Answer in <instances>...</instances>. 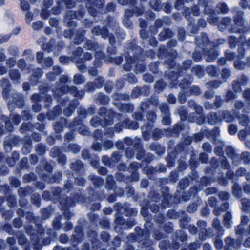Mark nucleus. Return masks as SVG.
<instances>
[{"label":"nucleus","instance_id":"f257e3e1","mask_svg":"<svg viewBox=\"0 0 250 250\" xmlns=\"http://www.w3.org/2000/svg\"><path fill=\"white\" fill-rule=\"evenodd\" d=\"M160 108L162 112H164L166 114V116L163 117L162 120V123L166 125H169L170 124V119L167 116L168 114V109L167 107V105L166 104H164L160 107Z\"/></svg>","mask_w":250,"mask_h":250},{"label":"nucleus","instance_id":"f03ea898","mask_svg":"<svg viewBox=\"0 0 250 250\" xmlns=\"http://www.w3.org/2000/svg\"><path fill=\"white\" fill-rule=\"evenodd\" d=\"M224 224L227 228H230L231 225V214L227 212L224 217Z\"/></svg>","mask_w":250,"mask_h":250},{"label":"nucleus","instance_id":"7ed1b4c3","mask_svg":"<svg viewBox=\"0 0 250 250\" xmlns=\"http://www.w3.org/2000/svg\"><path fill=\"white\" fill-rule=\"evenodd\" d=\"M218 56V53L216 52L214 50H211L210 54V53L207 54V60L208 62H212L215 60L216 57Z\"/></svg>","mask_w":250,"mask_h":250},{"label":"nucleus","instance_id":"20e7f679","mask_svg":"<svg viewBox=\"0 0 250 250\" xmlns=\"http://www.w3.org/2000/svg\"><path fill=\"white\" fill-rule=\"evenodd\" d=\"M84 82V79L81 75H76L74 77V82L77 84H82Z\"/></svg>","mask_w":250,"mask_h":250},{"label":"nucleus","instance_id":"39448f33","mask_svg":"<svg viewBox=\"0 0 250 250\" xmlns=\"http://www.w3.org/2000/svg\"><path fill=\"white\" fill-rule=\"evenodd\" d=\"M206 71L208 74L211 76H215L216 73V68L212 66H208L206 68Z\"/></svg>","mask_w":250,"mask_h":250},{"label":"nucleus","instance_id":"423d86ee","mask_svg":"<svg viewBox=\"0 0 250 250\" xmlns=\"http://www.w3.org/2000/svg\"><path fill=\"white\" fill-rule=\"evenodd\" d=\"M10 77L14 80H18L19 78V74L18 71L17 70L12 71L10 73Z\"/></svg>","mask_w":250,"mask_h":250},{"label":"nucleus","instance_id":"0eeeda50","mask_svg":"<svg viewBox=\"0 0 250 250\" xmlns=\"http://www.w3.org/2000/svg\"><path fill=\"white\" fill-rule=\"evenodd\" d=\"M237 131L236 127L235 125H231L229 126L228 131L231 135H234L235 134Z\"/></svg>","mask_w":250,"mask_h":250},{"label":"nucleus","instance_id":"6e6552de","mask_svg":"<svg viewBox=\"0 0 250 250\" xmlns=\"http://www.w3.org/2000/svg\"><path fill=\"white\" fill-rule=\"evenodd\" d=\"M218 7L220 9V11L222 13H227L228 11V8L227 6L224 3L220 4L219 5Z\"/></svg>","mask_w":250,"mask_h":250},{"label":"nucleus","instance_id":"1a4fd4ad","mask_svg":"<svg viewBox=\"0 0 250 250\" xmlns=\"http://www.w3.org/2000/svg\"><path fill=\"white\" fill-rule=\"evenodd\" d=\"M43 26V24L41 21H38L33 24L32 27L34 30H38L41 28Z\"/></svg>","mask_w":250,"mask_h":250},{"label":"nucleus","instance_id":"9d476101","mask_svg":"<svg viewBox=\"0 0 250 250\" xmlns=\"http://www.w3.org/2000/svg\"><path fill=\"white\" fill-rule=\"evenodd\" d=\"M234 65L238 69H242L244 67V64L240 61H235Z\"/></svg>","mask_w":250,"mask_h":250},{"label":"nucleus","instance_id":"9b49d317","mask_svg":"<svg viewBox=\"0 0 250 250\" xmlns=\"http://www.w3.org/2000/svg\"><path fill=\"white\" fill-rule=\"evenodd\" d=\"M10 37V35H0V43H2L8 41Z\"/></svg>","mask_w":250,"mask_h":250},{"label":"nucleus","instance_id":"f8f14e48","mask_svg":"<svg viewBox=\"0 0 250 250\" xmlns=\"http://www.w3.org/2000/svg\"><path fill=\"white\" fill-rule=\"evenodd\" d=\"M191 91L193 94L198 95L200 93V89L198 87L192 86L191 87Z\"/></svg>","mask_w":250,"mask_h":250},{"label":"nucleus","instance_id":"ddd939ff","mask_svg":"<svg viewBox=\"0 0 250 250\" xmlns=\"http://www.w3.org/2000/svg\"><path fill=\"white\" fill-rule=\"evenodd\" d=\"M6 63L10 67H13L15 64L16 61L14 58H11L6 61Z\"/></svg>","mask_w":250,"mask_h":250},{"label":"nucleus","instance_id":"4468645a","mask_svg":"<svg viewBox=\"0 0 250 250\" xmlns=\"http://www.w3.org/2000/svg\"><path fill=\"white\" fill-rule=\"evenodd\" d=\"M42 71L39 68L36 69L34 70L33 75L35 77H37V78L40 77L42 75Z\"/></svg>","mask_w":250,"mask_h":250},{"label":"nucleus","instance_id":"2eb2a0df","mask_svg":"<svg viewBox=\"0 0 250 250\" xmlns=\"http://www.w3.org/2000/svg\"><path fill=\"white\" fill-rule=\"evenodd\" d=\"M21 7L23 10L26 11L28 10L29 8V4L25 1L21 2Z\"/></svg>","mask_w":250,"mask_h":250},{"label":"nucleus","instance_id":"dca6fc26","mask_svg":"<svg viewBox=\"0 0 250 250\" xmlns=\"http://www.w3.org/2000/svg\"><path fill=\"white\" fill-rule=\"evenodd\" d=\"M45 64L46 66L47 67H50L53 64V61L51 58H47L45 60Z\"/></svg>","mask_w":250,"mask_h":250},{"label":"nucleus","instance_id":"f3484780","mask_svg":"<svg viewBox=\"0 0 250 250\" xmlns=\"http://www.w3.org/2000/svg\"><path fill=\"white\" fill-rule=\"evenodd\" d=\"M143 79L145 81L148 82L149 83H151L153 81L152 77L150 75H145L143 76Z\"/></svg>","mask_w":250,"mask_h":250},{"label":"nucleus","instance_id":"a211bd4d","mask_svg":"<svg viewBox=\"0 0 250 250\" xmlns=\"http://www.w3.org/2000/svg\"><path fill=\"white\" fill-rule=\"evenodd\" d=\"M79 131L81 134L84 135H86L89 134V131L85 127H83L80 128Z\"/></svg>","mask_w":250,"mask_h":250},{"label":"nucleus","instance_id":"6ab92c4d","mask_svg":"<svg viewBox=\"0 0 250 250\" xmlns=\"http://www.w3.org/2000/svg\"><path fill=\"white\" fill-rule=\"evenodd\" d=\"M18 65L21 69H24L25 66L24 61L22 59H20L18 62Z\"/></svg>","mask_w":250,"mask_h":250},{"label":"nucleus","instance_id":"aec40b11","mask_svg":"<svg viewBox=\"0 0 250 250\" xmlns=\"http://www.w3.org/2000/svg\"><path fill=\"white\" fill-rule=\"evenodd\" d=\"M59 60L62 64H66L68 62V58L66 57L61 56L59 58Z\"/></svg>","mask_w":250,"mask_h":250},{"label":"nucleus","instance_id":"412c9836","mask_svg":"<svg viewBox=\"0 0 250 250\" xmlns=\"http://www.w3.org/2000/svg\"><path fill=\"white\" fill-rule=\"evenodd\" d=\"M189 103L192 105V106L194 107L195 108H196L197 112H198L199 113H200L202 109L200 107L197 106L193 101H190Z\"/></svg>","mask_w":250,"mask_h":250},{"label":"nucleus","instance_id":"4be33fe9","mask_svg":"<svg viewBox=\"0 0 250 250\" xmlns=\"http://www.w3.org/2000/svg\"><path fill=\"white\" fill-rule=\"evenodd\" d=\"M167 100L169 103L173 104L175 102V98L173 95L170 94L167 97Z\"/></svg>","mask_w":250,"mask_h":250},{"label":"nucleus","instance_id":"5701e85b","mask_svg":"<svg viewBox=\"0 0 250 250\" xmlns=\"http://www.w3.org/2000/svg\"><path fill=\"white\" fill-rule=\"evenodd\" d=\"M147 118L148 120H150L152 122H153L156 119V116L153 113H149L147 115Z\"/></svg>","mask_w":250,"mask_h":250},{"label":"nucleus","instance_id":"b1692460","mask_svg":"<svg viewBox=\"0 0 250 250\" xmlns=\"http://www.w3.org/2000/svg\"><path fill=\"white\" fill-rule=\"evenodd\" d=\"M203 148L206 151H209L211 150L210 146L208 143L204 144L203 145Z\"/></svg>","mask_w":250,"mask_h":250},{"label":"nucleus","instance_id":"393cba45","mask_svg":"<svg viewBox=\"0 0 250 250\" xmlns=\"http://www.w3.org/2000/svg\"><path fill=\"white\" fill-rule=\"evenodd\" d=\"M33 110L35 112H38L40 110L41 107L38 104L35 103L32 106Z\"/></svg>","mask_w":250,"mask_h":250},{"label":"nucleus","instance_id":"a878e982","mask_svg":"<svg viewBox=\"0 0 250 250\" xmlns=\"http://www.w3.org/2000/svg\"><path fill=\"white\" fill-rule=\"evenodd\" d=\"M11 183L15 187H17L20 185L19 181L18 180H17L16 179H12L11 180Z\"/></svg>","mask_w":250,"mask_h":250},{"label":"nucleus","instance_id":"bb28decb","mask_svg":"<svg viewBox=\"0 0 250 250\" xmlns=\"http://www.w3.org/2000/svg\"><path fill=\"white\" fill-rule=\"evenodd\" d=\"M222 76L223 77H226V78L229 77L230 76L229 71L227 69L223 70Z\"/></svg>","mask_w":250,"mask_h":250},{"label":"nucleus","instance_id":"cd10ccee","mask_svg":"<svg viewBox=\"0 0 250 250\" xmlns=\"http://www.w3.org/2000/svg\"><path fill=\"white\" fill-rule=\"evenodd\" d=\"M179 100L181 104L185 103L186 101L185 95L183 94H180L179 97Z\"/></svg>","mask_w":250,"mask_h":250},{"label":"nucleus","instance_id":"c85d7f7f","mask_svg":"<svg viewBox=\"0 0 250 250\" xmlns=\"http://www.w3.org/2000/svg\"><path fill=\"white\" fill-rule=\"evenodd\" d=\"M37 59L39 63L41 62V60L43 57V54L42 52H38L37 53Z\"/></svg>","mask_w":250,"mask_h":250},{"label":"nucleus","instance_id":"c756f323","mask_svg":"<svg viewBox=\"0 0 250 250\" xmlns=\"http://www.w3.org/2000/svg\"><path fill=\"white\" fill-rule=\"evenodd\" d=\"M25 16H26V20L27 22H30L32 20L31 14L29 12H27Z\"/></svg>","mask_w":250,"mask_h":250},{"label":"nucleus","instance_id":"7c9ffc66","mask_svg":"<svg viewBox=\"0 0 250 250\" xmlns=\"http://www.w3.org/2000/svg\"><path fill=\"white\" fill-rule=\"evenodd\" d=\"M193 15L194 16H197L199 14V9L197 6L193 7L192 10Z\"/></svg>","mask_w":250,"mask_h":250},{"label":"nucleus","instance_id":"2f4dec72","mask_svg":"<svg viewBox=\"0 0 250 250\" xmlns=\"http://www.w3.org/2000/svg\"><path fill=\"white\" fill-rule=\"evenodd\" d=\"M212 225L214 228H217L219 226V220L217 219H214L213 221Z\"/></svg>","mask_w":250,"mask_h":250},{"label":"nucleus","instance_id":"473e14b6","mask_svg":"<svg viewBox=\"0 0 250 250\" xmlns=\"http://www.w3.org/2000/svg\"><path fill=\"white\" fill-rule=\"evenodd\" d=\"M243 106V104L241 102L237 101L235 103V107L238 109H241Z\"/></svg>","mask_w":250,"mask_h":250},{"label":"nucleus","instance_id":"72a5a7b5","mask_svg":"<svg viewBox=\"0 0 250 250\" xmlns=\"http://www.w3.org/2000/svg\"><path fill=\"white\" fill-rule=\"evenodd\" d=\"M235 55L233 53H226V57L227 58L228 60H231L233 59Z\"/></svg>","mask_w":250,"mask_h":250},{"label":"nucleus","instance_id":"f704fd0d","mask_svg":"<svg viewBox=\"0 0 250 250\" xmlns=\"http://www.w3.org/2000/svg\"><path fill=\"white\" fill-rule=\"evenodd\" d=\"M208 84L212 85L214 88H217L219 85L218 82H210Z\"/></svg>","mask_w":250,"mask_h":250},{"label":"nucleus","instance_id":"c9c22d12","mask_svg":"<svg viewBox=\"0 0 250 250\" xmlns=\"http://www.w3.org/2000/svg\"><path fill=\"white\" fill-rule=\"evenodd\" d=\"M148 185V182H147V180H143L141 182V186L144 188H145L147 187Z\"/></svg>","mask_w":250,"mask_h":250},{"label":"nucleus","instance_id":"e433bc0d","mask_svg":"<svg viewBox=\"0 0 250 250\" xmlns=\"http://www.w3.org/2000/svg\"><path fill=\"white\" fill-rule=\"evenodd\" d=\"M191 61L190 60H187L186 62H184V64L186 68H188L191 65Z\"/></svg>","mask_w":250,"mask_h":250},{"label":"nucleus","instance_id":"4c0bfd02","mask_svg":"<svg viewBox=\"0 0 250 250\" xmlns=\"http://www.w3.org/2000/svg\"><path fill=\"white\" fill-rule=\"evenodd\" d=\"M195 69H199V72L196 73V75L197 76H198L199 77H201L203 75V72L200 68H199L198 67H197L196 68H194V70Z\"/></svg>","mask_w":250,"mask_h":250},{"label":"nucleus","instance_id":"58836bf2","mask_svg":"<svg viewBox=\"0 0 250 250\" xmlns=\"http://www.w3.org/2000/svg\"><path fill=\"white\" fill-rule=\"evenodd\" d=\"M7 72L6 69L4 67H0V75H3Z\"/></svg>","mask_w":250,"mask_h":250},{"label":"nucleus","instance_id":"ea45409f","mask_svg":"<svg viewBox=\"0 0 250 250\" xmlns=\"http://www.w3.org/2000/svg\"><path fill=\"white\" fill-rule=\"evenodd\" d=\"M224 119L225 121L227 122H230L233 120V117L231 116H229V118L226 116H224Z\"/></svg>","mask_w":250,"mask_h":250},{"label":"nucleus","instance_id":"a19ab883","mask_svg":"<svg viewBox=\"0 0 250 250\" xmlns=\"http://www.w3.org/2000/svg\"><path fill=\"white\" fill-rule=\"evenodd\" d=\"M60 240L62 243H65L67 241V238L65 235H61Z\"/></svg>","mask_w":250,"mask_h":250},{"label":"nucleus","instance_id":"79ce46f5","mask_svg":"<svg viewBox=\"0 0 250 250\" xmlns=\"http://www.w3.org/2000/svg\"><path fill=\"white\" fill-rule=\"evenodd\" d=\"M221 102V100L219 98H216V100L215 101V104L216 107H218L220 106V103Z\"/></svg>","mask_w":250,"mask_h":250},{"label":"nucleus","instance_id":"37998d69","mask_svg":"<svg viewBox=\"0 0 250 250\" xmlns=\"http://www.w3.org/2000/svg\"><path fill=\"white\" fill-rule=\"evenodd\" d=\"M54 71L56 75H58L60 74L61 71L60 70V68L58 67H54L53 68Z\"/></svg>","mask_w":250,"mask_h":250},{"label":"nucleus","instance_id":"c03bdc74","mask_svg":"<svg viewBox=\"0 0 250 250\" xmlns=\"http://www.w3.org/2000/svg\"><path fill=\"white\" fill-rule=\"evenodd\" d=\"M22 87L24 90H27L29 88V85L27 83H24L23 84Z\"/></svg>","mask_w":250,"mask_h":250},{"label":"nucleus","instance_id":"a18cd8bd","mask_svg":"<svg viewBox=\"0 0 250 250\" xmlns=\"http://www.w3.org/2000/svg\"><path fill=\"white\" fill-rule=\"evenodd\" d=\"M227 97L228 98L232 99L234 98V96L233 94L231 92H228L227 94Z\"/></svg>","mask_w":250,"mask_h":250},{"label":"nucleus","instance_id":"49530a36","mask_svg":"<svg viewBox=\"0 0 250 250\" xmlns=\"http://www.w3.org/2000/svg\"><path fill=\"white\" fill-rule=\"evenodd\" d=\"M14 225L16 227H17V228H20L21 226V222L19 220H15V223H14Z\"/></svg>","mask_w":250,"mask_h":250},{"label":"nucleus","instance_id":"de8ad7c7","mask_svg":"<svg viewBox=\"0 0 250 250\" xmlns=\"http://www.w3.org/2000/svg\"><path fill=\"white\" fill-rule=\"evenodd\" d=\"M5 56L3 52H0V62L5 60Z\"/></svg>","mask_w":250,"mask_h":250},{"label":"nucleus","instance_id":"09e8293b","mask_svg":"<svg viewBox=\"0 0 250 250\" xmlns=\"http://www.w3.org/2000/svg\"><path fill=\"white\" fill-rule=\"evenodd\" d=\"M84 57H85V59L89 60V59H91L92 55L89 53H86L84 54Z\"/></svg>","mask_w":250,"mask_h":250},{"label":"nucleus","instance_id":"8fccbe9b","mask_svg":"<svg viewBox=\"0 0 250 250\" xmlns=\"http://www.w3.org/2000/svg\"><path fill=\"white\" fill-rule=\"evenodd\" d=\"M196 52L194 53L193 54V57L194 58V59H195V60L196 61H198L200 59V58H201L200 55H198L197 57H196Z\"/></svg>","mask_w":250,"mask_h":250},{"label":"nucleus","instance_id":"3c124183","mask_svg":"<svg viewBox=\"0 0 250 250\" xmlns=\"http://www.w3.org/2000/svg\"><path fill=\"white\" fill-rule=\"evenodd\" d=\"M119 3L122 5H125L127 3V0H118Z\"/></svg>","mask_w":250,"mask_h":250},{"label":"nucleus","instance_id":"603ef678","mask_svg":"<svg viewBox=\"0 0 250 250\" xmlns=\"http://www.w3.org/2000/svg\"><path fill=\"white\" fill-rule=\"evenodd\" d=\"M89 73L90 75L95 76V75H96V74L97 73V71L95 69H93V70L91 69L89 71Z\"/></svg>","mask_w":250,"mask_h":250},{"label":"nucleus","instance_id":"864d4df0","mask_svg":"<svg viewBox=\"0 0 250 250\" xmlns=\"http://www.w3.org/2000/svg\"><path fill=\"white\" fill-rule=\"evenodd\" d=\"M49 23L52 26H55L56 24V21L54 19H50Z\"/></svg>","mask_w":250,"mask_h":250},{"label":"nucleus","instance_id":"5fc2aeb1","mask_svg":"<svg viewBox=\"0 0 250 250\" xmlns=\"http://www.w3.org/2000/svg\"><path fill=\"white\" fill-rule=\"evenodd\" d=\"M71 147H74L75 148H76V150L74 151V152H76L77 151H79L80 150V147L76 146V145H72L70 146Z\"/></svg>","mask_w":250,"mask_h":250},{"label":"nucleus","instance_id":"6e6d98bb","mask_svg":"<svg viewBox=\"0 0 250 250\" xmlns=\"http://www.w3.org/2000/svg\"><path fill=\"white\" fill-rule=\"evenodd\" d=\"M219 121V119H215L214 120H209L208 122H209V123L210 124H215L216 122L218 121Z\"/></svg>","mask_w":250,"mask_h":250},{"label":"nucleus","instance_id":"4d7b16f0","mask_svg":"<svg viewBox=\"0 0 250 250\" xmlns=\"http://www.w3.org/2000/svg\"><path fill=\"white\" fill-rule=\"evenodd\" d=\"M104 210V212L106 213H110L111 212L112 209L111 208H105Z\"/></svg>","mask_w":250,"mask_h":250},{"label":"nucleus","instance_id":"13d9d810","mask_svg":"<svg viewBox=\"0 0 250 250\" xmlns=\"http://www.w3.org/2000/svg\"><path fill=\"white\" fill-rule=\"evenodd\" d=\"M141 212L143 215L145 216L147 214V209L145 208H143Z\"/></svg>","mask_w":250,"mask_h":250},{"label":"nucleus","instance_id":"bf43d9fd","mask_svg":"<svg viewBox=\"0 0 250 250\" xmlns=\"http://www.w3.org/2000/svg\"><path fill=\"white\" fill-rule=\"evenodd\" d=\"M39 98V96L38 94H34L32 96V99L33 100H37Z\"/></svg>","mask_w":250,"mask_h":250},{"label":"nucleus","instance_id":"052dcab7","mask_svg":"<svg viewBox=\"0 0 250 250\" xmlns=\"http://www.w3.org/2000/svg\"><path fill=\"white\" fill-rule=\"evenodd\" d=\"M78 67L82 71H84L85 69V67L83 65H81V66L78 65Z\"/></svg>","mask_w":250,"mask_h":250},{"label":"nucleus","instance_id":"680f3d73","mask_svg":"<svg viewBox=\"0 0 250 250\" xmlns=\"http://www.w3.org/2000/svg\"><path fill=\"white\" fill-rule=\"evenodd\" d=\"M202 136L200 135H197L196 136V140L197 141H200L202 139Z\"/></svg>","mask_w":250,"mask_h":250},{"label":"nucleus","instance_id":"e2e57ef3","mask_svg":"<svg viewBox=\"0 0 250 250\" xmlns=\"http://www.w3.org/2000/svg\"><path fill=\"white\" fill-rule=\"evenodd\" d=\"M146 26V22L145 21H141L140 22V26L141 27H144Z\"/></svg>","mask_w":250,"mask_h":250},{"label":"nucleus","instance_id":"0e129e2a","mask_svg":"<svg viewBox=\"0 0 250 250\" xmlns=\"http://www.w3.org/2000/svg\"><path fill=\"white\" fill-rule=\"evenodd\" d=\"M216 245L219 248H220L222 246V242L221 241H218L216 242Z\"/></svg>","mask_w":250,"mask_h":250},{"label":"nucleus","instance_id":"69168bd1","mask_svg":"<svg viewBox=\"0 0 250 250\" xmlns=\"http://www.w3.org/2000/svg\"><path fill=\"white\" fill-rule=\"evenodd\" d=\"M229 196L228 194L224 193V197L223 199H224V200L227 199L229 198Z\"/></svg>","mask_w":250,"mask_h":250},{"label":"nucleus","instance_id":"338daca9","mask_svg":"<svg viewBox=\"0 0 250 250\" xmlns=\"http://www.w3.org/2000/svg\"><path fill=\"white\" fill-rule=\"evenodd\" d=\"M139 127V125H138L137 124V123H135L134 124V126L132 127V129H136L137 128H138Z\"/></svg>","mask_w":250,"mask_h":250},{"label":"nucleus","instance_id":"774afa93","mask_svg":"<svg viewBox=\"0 0 250 250\" xmlns=\"http://www.w3.org/2000/svg\"><path fill=\"white\" fill-rule=\"evenodd\" d=\"M205 96L207 98H210V97H211V96H210V95H209V94H208V92H206L205 93Z\"/></svg>","mask_w":250,"mask_h":250}]
</instances>
